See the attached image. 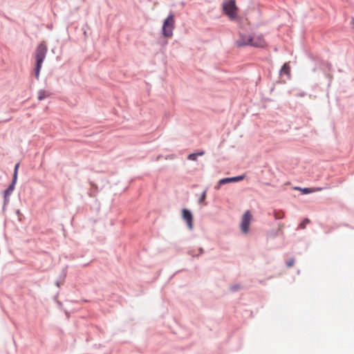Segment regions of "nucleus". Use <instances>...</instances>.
I'll return each mask as SVG.
<instances>
[{"label":"nucleus","instance_id":"obj_17","mask_svg":"<svg viewBox=\"0 0 354 354\" xmlns=\"http://www.w3.org/2000/svg\"><path fill=\"white\" fill-rule=\"evenodd\" d=\"M196 157H197V154L196 153H191V154L189 155L188 159L191 160H196Z\"/></svg>","mask_w":354,"mask_h":354},{"label":"nucleus","instance_id":"obj_11","mask_svg":"<svg viewBox=\"0 0 354 354\" xmlns=\"http://www.w3.org/2000/svg\"><path fill=\"white\" fill-rule=\"evenodd\" d=\"M322 190V187H316V188H304L302 189V192L304 194H310V193H312V192H319V191H321Z\"/></svg>","mask_w":354,"mask_h":354},{"label":"nucleus","instance_id":"obj_20","mask_svg":"<svg viewBox=\"0 0 354 354\" xmlns=\"http://www.w3.org/2000/svg\"><path fill=\"white\" fill-rule=\"evenodd\" d=\"M56 285H57V286H59V282L57 281V282H56Z\"/></svg>","mask_w":354,"mask_h":354},{"label":"nucleus","instance_id":"obj_12","mask_svg":"<svg viewBox=\"0 0 354 354\" xmlns=\"http://www.w3.org/2000/svg\"><path fill=\"white\" fill-rule=\"evenodd\" d=\"M281 73H284V74H286V75H289L290 73V66L288 64H284L282 68H281Z\"/></svg>","mask_w":354,"mask_h":354},{"label":"nucleus","instance_id":"obj_8","mask_svg":"<svg viewBox=\"0 0 354 354\" xmlns=\"http://www.w3.org/2000/svg\"><path fill=\"white\" fill-rule=\"evenodd\" d=\"M16 180H12L11 184L8 186V187L4 191V201H7V197L9 196L15 189V186L16 184Z\"/></svg>","mask_w":354,"mask_h":354},{"label":"nucleus","instance_id":"obj_3","mask_svg":"<svg viewBox=\"0 0 354 354\" xmlns=\"http://www.w3.org/2000/svg\"><path fill=\"white\" fill-rule=\"evenodd\" d=\"M223 9L230 19L236 18L238 8L234 0H225L223 3Z\"/></svg>","mask_w":354,"mask_h":354},{"label":"nucleus","instance_id":"obj_5","mask_svg":"<svg viewBox=\"0 0 354 354\" xmlns=\"http://www.w3.org/2000/svg\"><path fill=\"white\" fill-rule=\"evenodd\" d=\"M252 220V214L250 211H246L242 217L241 223V229L243 233H248L249 231V226Z\"/></svg>","mask_w":354,"mask_h":354},{"label":"nucleus","instance_id":"obj_13","mask_svg":"<svg viewBox=\"0 0 354 354\" xmlns=\"http://www.w3.org/2000/svg\"><path fill=\"white\" fill-rule=\"evenodd\" d=\"M19 167V163H17L15 166V169H14V174H13V177H12V180H15L17 181V172H18V168Z\"/></svg>","mask_w":354,"mask_h":354},{"label":"nucleus","instance_id":"obj_16","mask_svg":"<svg viewBox=\"0 0 354 354\" xmlns=\"http://www.w3.org/2000/svg\"><path fill=\"white\" fill-rule=\"evenodd\" d=\"M205 198H206V190L203 192V194L199 199V203H204Z\"/></svg>","mask_w":354,"mask_h":354},{"label":"nucleus","instance_id":"obj_4","mask_svg":"<svg viewBox=\"0 0 354 354\" xmlns=\"http://www.w3.org/2000/svg\"><path fill=\"white\" fill-rule=\"evenodd\" d=\"M267 46V43L262 35H252L251 46L256 48H263Z\"/></svg>","mask_w":354,"mask_h":354},{"label":"nucleus","instance_id":"obj_21","mask_svg":"<svg viewBox=\"0 0 354 354\" xmlns=\"http://www.w3.org/2000/svg\"><path fill=\"white\" fill-rule=\"evenodd\" d=\"M57 305H58L59 306H61V303H60L59 301H57Z\"/></svg>","mask_w":354,"mask_h":354},{"label":"nucleus","instance_id":"obj_19","mask_svg":"<svg viewBox=\"0 0 354 354\" xmlns=\"http://www.w3.org/2000/svg\"><path fill=\"white\" fill-rule=\"evenodd\" d=\"M204 153H205L204 151H201L197 153L196 154L198 156H203V155H204Z\"/></svg>","mask_w":354,"mask_h":354},{"label":"nucleus","instance_id":"obj_2","mask_svg":"<svg viewBox=\"0 0 354 354\" xmlns=\"http://www.w3.org/2000/svg\"><path fill=\"white\" fill-rule=\"evenodd\" d=\"M175 28V19L173 14L169 15L164 21L162 27V33L165 37L171 38Z\"/></svg>","mask_w":354,"mask_h":354},{"label":"nucleus","instance_id":"obj_18","mask_svg":"<svg viewBox=\"0 0 354 354\" xmlns=\"http://www.w3.org/2000/svg\"><path fill=\"white\" fill-rule=\"evenodd\" d=\"M293 265H294V260H293V259H291V260H290V261H288L287 262V266H288V267H291V266H292Z\"/></svg>","mask_w":354,"mask_h":354},{"label":"nucleus","instance_id":"obj_10","mask_svg":"<svg viewBox=\"0 0 354 354\" xmlns=\"http://www.w3.org/2000/svg\"><path fill=\"white\" fill-rule=\"evenodd\" d=\"M49 95L48 92L44 89H41L38 91V96L37 98L39 100H43L46 99Z\"/></svg>","mask_w":354,"mask_h":354},{"label":"nucleus","instance_id":"obj_15","mask_svg":"<svg viewBox=\"0 0 354 354\" xmlns=\"http://www.w3.org/2000/svg\"><path fill=\"white\" fill-rule=\"evenodd\" d=\"M244 179L243 176H239L236 177H232L233 183L239 182Z\"/></svg>","mask_w":354,"mask_h":354},{"label":"nucleus","instance_id":"obj_7","mask_svg":"<svg viewBox=\"0 0 354 354\" xmlns=\"http://www.w3.org/2000/svg\"><path fill=\"white\" fill-rule=\"evenodd\" d=\"M182 217L186 221L188 227L192 230L193 228V216L191 212L187 209L182 210Z\"/></svg>","mask_w":354,"mask_h":354},{"label":"nucleus","instance_id":"obj_1","mask_svg":"<svg viewBox=\"0 0 354 354\" xmlns=\"http://www.w3.org/2000/svg\"><path fill=\"white\" fill-rule=\"evenodd\" d=\"M47 53V46L44 43L39 44L35 50L36 66L34 70L36 79H39L40 70Z\"/></svg>","mask_w":354,"mask_h":354},{"label":"nucleus","instance_id":"obj_6","mask_svg":"<svg viewBox=\"0 0 354 354\" xmlns=\"http://www.w3.org/2000/svg\"><path fill=\"white\" fill-rule=\"evenodd\" d=\"M252 35L240 33L238 39L236 41V46L241 47L251 46Z\"/></svg>","mask_w":354,"mask_h":354},{"label":"nucleus","instance_id":"obj_14","mask_svg":"<svg viewBox=\"0 0 354 354\" xmlns=\"http://www.w3.org/2000/svg\"><path fill=\"white\" fill-rule=\"evenodd\" d=\"M310 223V220L308 218H305L299 225V228L305 229L307 224Z\"/></svg>","mask_w":354,"mask_h":354},{"label":"nucleus","instance_id":"obj_9","mask_svg":"<svg viewBox=\"0 0 354 354\" xmlns=\"http://www.w3.org/2000/svg\"><path fill=\"white\" fill-rule=\"evenodd\" d=\"M233 183L232 177V178H225L219 180L218 182V185L215 186L216 189H219L221 186L227 183Z\"/></svg>","mask_w":354,"mask_h":354}]
</instances>
